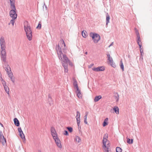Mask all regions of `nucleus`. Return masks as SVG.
Returning a JSON list of instances; mask_svg holds the SVG:
<instances>
[{
    "label": "nucleus",
    "mask_w": 152,
    "mask_h": 152,
    "mask_svg": "<svg viewBox=\"0 0 152 152\" xmlns=\"http://www.w3.org/2000/svg\"><path fill=\"white\" fill-rule=\"evenodd\" d=\"M113 110H114L116 114H119V109L118 107L116 106H115L113 108Z\"/></svg>",
    "instance_id": "a211bd4d"
},
{
    "label": "nucleus",
    "mask_w": 152,
    "mask_h": 152,
    "mask_svg": "<svg viewBox=\"0 0 152 152\" xmlns=\"http://www.w3.org/2000/svg\"><path fill=\"white\" fill-rule=\"evenodd\" d=\"M38 152H42V151L41 150H38Z\"/></svg>",
    "instance_id": "3c124183"
},
{
    "label": "nucleus",
    "mask_w": 152,
    "mask_h": 152,
    "mask_svg": "<svg viewBox=\"0 0 152 152\" xmlns=\"http://www.w3.org/2000/svg\"><path fill=\"white\" fill-rule=\"evenodd\" d=\"M137 42L139 48H140L141 46H142V42L138 33L137 34Z\"/></svg>",
    "instance_id": "4468645a"
},
{
    "label": "nucleus",
    "mask_w": 152,
    "mask_h": 152,
    "mask_svg": "<svg viewBox=\"0 0 152 152\" xmlns=\"http://www.w3.org/2000/svg\"><path fill=\"white\" fill-rule=\"evenodd\" d=\"M19 134L20 135V134H22V133L21 132H19Z\"/></svg>",
    "instance_id": "603ef678"
},
{
    "label": "nucleus",
    "mask_w": 152,
    "mask_h": 152,
    "mask_svg": "<svg viewBox=\"0 0 152 152\" xmlns=\"http://www.w3.org/2000/svg\"><path fill=\"white\" fill-rule=\"evenodd\" d=\"M0 142L2 143L3 145H4L6 142V140L1 132L0 134Z\"/></svg>",
    "instance_id": "9d476101"
},
{
    "label": "nucleus",
    "mask_w": 152,
    "mask_h": 152,
    "mask_svg": "<svg viewBox=\"0 0 152 152\" xmlns=\"http://www.w3.org/2000/svg\"><path fill=\"white\" fill-rule=\"evenodd\" d=\"M16 10H12L10 12V17L12 18L16 19L17 18V15L16 12Z\"/></svg>",
    "instance_id": "423d86ee"
},
{
    "label": "nucleus",
    "mask_w": 152,
    "mask_h": 152,
    "mask_svg": "<svg viewBox=\"0 0 152 152\" xmlns=\"http://www.w3.org/2000/svg\"><path fill=\"white\" fill-rule=\"evenodd\" d=\"M110 19V17L109 15L108 14V13L106 15V24H107L109 22V20Z\"/></svg>",
    "instance_id": "412c9836"
},
{
    "label": "nucleus",
    "mask_w": 152,
    "mask_h": 152,
    "mask_svg": "<svg viewBox=\"0 0 152 152\" xmlns=\"http://www.w3.org/2000/svg\"><path fill=\"white\" fill-rule=\"evenodd\" d=\"M55 140V143L58 146V147L61 148L62 147V146L61 143V141L58 138V137L54 139Z\"/></svg>",
    "instance_id": "f8f14e48"
},
{
    "label": "nucleus",
    "mask_w": 152,
    "mask_h": 152,
    "mask_svg": "<svg viewBox=\"0 0 152 152\" xmlns=\"http://www.w3.org/2000/svg\"><path fill=\"white\" fill-rule=\"evenodd\" d=\"M116 151L117 152H121L122 149L119 147H117L116 148Z\"/></svg>",
    "instance_id": "c756f323"
},
{
    "label": "nucleus",
    "mask_w": 152,
    "mask_h": 152,
    "mask_svg": "<svg viewBox=\"0 0 152 152\" xmlns=\"http://www.w3.org/2000/svg\"><path fill=\"white\" fill-rule=\"evenodd\" d=\"M1 80L2 82V83L3 84V86H4L6 85L5 82L4 80H3V79L1 77Z\"/></svg>",
    "instance_id": "e433bc0d"
},
{
    "label": "nucleus",
    "mask_w": 152,
    "mask_h": 152,
    "mask_svg": "<svg viewBox=\"0 0 152 152\" xmlns=\"http://www.w3.org/2000/svg\"><path fill=\"white\" fill-rule=\"evenodd\" d=\"M4 86L6 91L7 92L8 94H9V89H8V87L6 85Z\"/></svg>",
    "instance_id": "cd10ccee"
},
{
    "label": "nucleus",
    "mask_w": 152,
    "mask_h": 152,
    "mask_svg": "<svg viewBox=\"0 0 152 152\" xmlns=\"http://www.w3.org/2000/svg\"><path fill=\"white\" fill-rule=\"evenodd\" d=\"M84 122L86 124H87V119H84Z\"/></svg>",
    "instance_id": "c03bdc74"
},
{
    "label": "nucleus",
    "mask_w": 152,
    "mask_h": 152,
    "mask_svg": "<svg viewBox=\"0 0 152 152\" xmlns=\"http://www.w3.org/2000/svg\"><path fill=\"white\" fill-rule=\"evenodd\" d=\"M90 36L92 37L94 42L97 43L100 39V36L96 34L91 33L90 34Z\"/></svg>",
    "instance_id": "20e7f679"
},
{
    "label": "nucleus",
    "mask_w": 152,
    "mask_h": 152,
    "mask_svg": "<svg viewBox=\"0 0 152 152\" xmlns=\"http://www.w3.org/2000/svg\"><path fill=\"white\" fill-rule=\"evenodd\" d=\"M14 123L15 125L17 126H18L20 125V123L18 119L15 118L14 119Z\"/></svg>",
    "instance_id": "f3484780"
},
{
    "label": "nucleus",
    "mask_w": 152,
    "mask_h": 152,
    "mask_svg": "<svg viewBox=\"0 0 152 152\" xmlns=\"http://www.w3.org/2000/svg\"><path fill=\"white\" fill-rule=\"evenodd\" d=\"M74 86L75 87H76V94H77V95H80L82 94V92L80 90V89L78 87V84L77 83V81L76 80H74Z\"/></svg>",
    "instance_id": "39448f33"
},
{
    "label": "nucleus",
    "mask_w": 152,
    "mask_h": 152,
    "mask_svg": "<svg viewBox=\"0 0 152 152\" xmlns=\"http://www.w3.org/2000/svg\"><path fill=\"white\" fill-rule=\"evenodd\" d=\"M20 136L21 138L23 139V138L25 139V136L23 132L22 134H20Z\"/></svg>",
    "instance_id": "c9c22d12"
},
{
    "label": "nucleus",
    "mask_w": 152,
    "mask_h": 152,
    "mask_svg": "<svg viewBox=\"0 0 152 152\" xmlns=\"http://www.w3.org/2000/svg\"><path fill=\"white\" fill-rule=\"evenodd\" d=\"M108 121V118H106V119H105V120H104V121H105V122H107Z\"/></svg>",
    "instance_id": "49530a36"
},
{
    "label": "nucleus",
    "mask_w": 152,
    "mask_h": 152,
    "mask_svg": "<svg viewBox=\"0 0 152 152\" xmlns=\"http://www.w3.org/2000/svg\"><path fill=\"white\" fill-rule=\"evenodd\" d=\"M24 30L26 32L27 38L29 41L32 39L33 37L32 32L30 25L27 22H25L24 23Z\"/></svg>",
    "instance_id": "f03ea898"
},
{
    "label": "nucleus",
    "mask_w": 152,
    "mask_h": 152,
    "mask_svg": "<svg viewBox=\"0 0 152 152\" xmlns=\"http://www.w3.org/2000/svg\"><path fill=\"white\" fill-rule=\"evenodd\" d=\"M77 122H80V117H78L76 118Z\"/></svg>",
    "instance_id": "ea45409f"
},
{
    "label": "nucleus",
    "mask_w": 152,
    "mask_h": 152,
    "mask_svg": "<svg viewBox=\"0 0 152 152\" xmlns=\"http://www.w3.org/2000/svg\"><path fill=\"white\" fill-rule=\"evenodd\" d=\"M41 27V24L39 23L38 26L37 27V28H39V29H40Z\"/></svg>",
    "instance_id": "79ce46f5"
},
{
    "label": "nucleus",
    "mask_w": 152,
    "mask_h": 152,
    "mask_svg": "<svg viewBox=\"0 0 152 152\" xmlns=\"http://www.w3.org/2000/svg\"><path fill=\"white\" fill-rule=\"evenodd\" d=\"M104 152H111L110 150L108 148H104Z\"/></svg>",
    "instance_id": "2f4dec72"
},
{
    "label": "nucleus",
    "mask_w": 152,
    "mask_h": 152,
    "mask_svg": "<svg viewBox=\"0 0 152 152\" xmlns=\"http://www.w3.org/2000/svg\"><path fill=\"white\" fill-rule=\"evenodd\" d=\"M92 69L93 71L98 72L104 71L105 69V68L104 66H101L97 68H93Z\"/></svg>",
    "instance_id": "ddd939ff"
},
{
    "label": "nucleus",
    "mask_w": 152,
    "mask_h": 152,
    "mask_svg": "<svg viewBox=\"0 0 152 152\" xmlns=\"http://www.w3.org/2000/svg\"><path fill=\"white\" fill-rule=\"evenodd\" d=\"M133 139H132L131 140V141H130V139L127 137V142L129 144H132L133 142Z\"/></svg>",
    "instance_id": "393cba45"
},
{
    "label": "nucleus",
    "mask_w": 152,
    "mask_h": 152,
    "mask_svg": "<svg viewBox=\"0 0 152 152\" xmlns=\"http://www.w3.org/2000/svg\"><path fill=\"white\" fill-rule=\"evenodd\" d=\"M15 19H14V18H12V19L10 20V22L9 23V25H10L11 23L13 26L15 23Z\"/></svg>",
    "instance_id": "bb28decb"
},
{
    "label": "nucleus",
    "mask_w": 152,
    "mask_h": 152,
    "mask_svg": "<svg viewBox=\"0 0 152 152\" xmlns=\"http://www.w3.org/2000/svg\"><path fill=\"white\" fill-rule=\"evenodd\" d=\"M87 114L84 117V119H87Z\"/></svg>",
    "instance_id": "a18cd8bd"
},
{
    "label": "nucleus",
    "mask_w": 152,
    "mask_h": 152,
    "mask_svg": "<svg viewBox=\"0 0 152 152\" xmlns=\"http://www.w3.org/2000/svg\"><path fill=\"white\" fill-rule=\"evenodd\" d=\"M140 53H142L143 51V50H142V46H141L140 48Z\"/></svg>",
    "instance_id": "37998d69"
},
{
    "label": "nucleus",
    "mask_w": 152,
    "mask_h": 152,
    "mask_svg": "<svg viewBox=\"0 0 152 152\" xmlns=\"http://www.w3.org/2000/svg\"><path fill=\"white\" fill-rule=\"evenodd\" d=\"M48 101L50 106H51V105L53 104V102L52 99L50 96H49V98L48 99Z\"/></svg>",
    "instance_id": "b1692460"
},
{
    "label": "nucleus",
    "mask_w": 152,
    "mask_h": 152,
    "mask_svg": "<svg viewBox=\"0 0 152 152\" xmlns=\"http://www.w3.org/2000/svg\"><path fill=\"white\" fill-rule=\"evenodd\" d=\"M50 130L51 135L53 136V139L58 137L57 134L54 127H51Z\"/></svg>",
    "instance_id": "0eeeda50"
},
{
    "label": "nucleus",
    "mask_w": 152,
    "mask_h": 152,
    "mask_svg": "<svg viewBox=\"0 0 152 152\" xmlns=\"http://www.w3.org/2000/svg\"><path fill=\"white\" fill-rule=\"evenodd\" d=\"M60 60L61 61L62 66H64L65 69V72H67L68 69V64L71 66H73V64L71 61L67 57L62 58L61 59L59 58Z\"/></svg>",
    "instance_id": "7ed1b4c3"
},
{
    "label": "nucleus",
    "mask_w": 152,
    "mask_h": 152,
    "mask_svg": "<svg viewBox=\"0 0 152 152\" xmlns=\"http://www.w3.org/2000/svg\"><path fill=\"white\" fill-rule=\"evenodd\" d=\"M11 3V6L12 10H16L15 6V0H10Z\"/></svg>",
    "instance_id": "dca6fc26"
},
{
    "label": "nucleus",
    "mask_w": 152,
    "mask_h": 152,
    "mask_svg": "<svg viewBox=\"0 0 152 152\" xmlns=\"http://www.w3.org/2000/svg\"><path fill=\"white\" fill-rule=\"evenodd\" d=\"M0 45L1 49L6 48L5 42L4 39L3 37H1L0 39Z\"/></svg>",
    "instance_id": "1a4fd4ad"
},
{
    "label": "nucleus",
    "mask_w": 152,
    "mask_h": 152,
    "mask_svg": "<svg viewBox=\"0 0 152 152\" xmlns=\"http://www.w3.org/2000/svg\"><path fill=\"white\" fill-rule=\"evenodd\" d=\"M56 49L59 58L67 57L65 54L66 53V45L63 39H61L58 45L56 47Z\"/></svg>",
    "instance_id": "f257e3e1"
},
{
    "label": "nucleus",
    "mask_w": 152,
    "mask_h": 152,
    "mask_svg": "<svg viewBox=\"0 0 152 152\" xmlns=\"http://www.w3.org/2000/svg\"><path fill=\"white\" fill-rule=\"evenodd\" d=\"M120 67L123 71L124 70V66L122 61H120Z\"/></svg>",
    "instance_id": "c85d7f7f"
},
{
    "label": "nucleus",
    "mask_w": 152,
    "mask_h": 152,
    "mask_svg": "<svg viewBox=\"0 0 152 152\" xmlns=\"http://www.w3.org/2000/svg\"><path fill=\"white\" fill-rule=\"evenodd\" d=\"M85 54H87V52H86V53H85Z\"/></svg>",
    "instance_id": "864d4df0"
},
{
    "label": "nucleus",
    "mask_w": 152,
    "mask_h": 152,
    "mask_svg": "<svg viewBox=\"0 0 152 152\" xmlns=\"http://www.w3.org/2000/svg\"><path fill=\"white\" fill-rule=\"evenodd\" d=\"M66 128L70 132H72L73 131L72 128L71 127H67Z\"/></svg>",
    "instance_id": "7c9ffc66"
},
{
    "label": "nucleus",
    "mask_w": 152,
    "mask_h": 152,
    "mask_svg": "<svg viewBox=\"0 0 152 152\" xmlns=\"http://www.w3.org/2000/svg\"><path fill=\"white\" fill-rule=\"evenodd\" d=\"M101 98V96H97L94 98V101L95 102H97Z\"/></svg>",
    "instance_id": "6ab92c4d"
},
{
    "label": "nucleus",
    "mask_w": 152,
    "mask_h": 152,
    "mask_svg": "<svg viewBox=\"0 0 152 152\" xmlns=\"http://www.w3.org/2000/svg\"><path fill=\"white\" fill-rule=\"evenodd\" d=\"M5 70L7 72L9 77H10L11 79L12 78V74L11 71V69L10 67L8 65H7L6 67Z\"/></svg>",
    "instance_id": "9b49d317"
},
{
    "label": "nucleus",
    "mask_w": 152,
    "mask_h": 152,
    "mask_svg": "<svg viewBox=\"0 0 152 152\" xmlns=\"http://www.w3.org/2000/svg\"><path fill=\"white\" fill-rule=\"evenodd\" d=\"M82 36L84 38H86L87 36V32L85 31H83L82 32Z\"/></svg>",
    "instance_id": "aec40b11"
},
{
    "label": "nucleus",
    "mask_w": 152,
    "mask_h": 152,
    "mask_svg": "<svg viewBox=\"0 0 152 152\" xmlns=\"http://www.w3.org/2000/svg\"><path fill=\"white\" fill-rule=\"evenodd\" d=\"M109 141H107V139L105 140L103 139V148H108V145H109Z\"/></svg>",
    "instance_id": "2eb2a0df"
},
{
    "label": "nucleus",
    "mask_w": 152,
    "mask_h": 152,
    "mask_svg": "<svg viewBox=\"0 0 152 152\" xmlns=\"http://www.w3.org/2000/svg\"><path fill=\"white\" fill-rule=\"evenodd\" d=\"M1 51L2 58L4 61H5L7 56V53L5 49H1Z\"/></svg>",
    "instance_id": "6e6552de"
},
{
    "label": "nucleus",
    "mask_w": 152,
    "mask_h": 152,
    "mask_svg": "<svg viewBox=\"0 0 152 152\" xmlns=\"http://www.w3.org/2000/svg\"><path fill=\"white\" fill-rule=\"evenodd\" d=\"M75 141L78 142H81V140L80 138L78 136H77L75 138Z\"/></svg>",
    "instance_id": "a878e982"
},
{
    "label": "nucleus",
    "mask_w": 152,
    "mask_h": 152,
    "mask_svg": "<svg viewBox=\"0 0 152 152\" xmlns=\"http://www.w3.org/2000/svg\"><path fill=\"white\" fill-rule=\"evenodd\" d=\"M18 132H21L22 133H23V132H22V130H21V127H19L18 129Z\"/></svg>",
    "instance_id": "a19ab883"
},
{
    "label": "nucleus",
    "mask_w": 152,
    "mask_h": 152,
    "mask_svg": "<svg viewBox=\"0 0 152 152\" xmlns=\"http://www.w3.org/2000/svg\"><path fill=\"white\" fill-rule=\"evenodd\" d=\"M77 122V124L78 126V127H79V126H80V122Z\"/></svg>",
    "instance_id": "de8ad7c7"
},
{
    "label": "nucleus",
    "mask_w": 152,
    "mask_h": 152,
    "mask_svg": "<svg viewBox=\"0 0 152 152\" xmlns=\"http://www.w3.org/2000/svg\"><path fill=\"white\" fill-rule=\"evenodd\" d=\"M0 125L2 127H4L3 125L0 122Z\"/></svg>",
    "instance_id": "8fccbe9b"
},
{
    "label": "nucleus",
    "mask_w": 152,
    "mask_h": 152,
    "mask_svg": "<svg viewBox=\"0 0 152 152\" xmlns=\"http://www.w3.org/2000/svg\"><path fill=\"white\" fill-rule=\"evenodd\" d=\"M107 56L108 57V62L109 63L113 61V60L112 58L110 57V56L109 54H107Z\"/></svg>",
    "instance_id": "4be33fe9"
},
{
    "label": "nucleus",
    "mask_w": 152,
    "mask_h": 152,
    "mask_svg": "<svg viewBox=\"0 0 152 152\" xmlns=\"http://www.w3.org/2000/svg\"><path fill=\"white\" fill-rule=\"evenodd\" d=\"M109 63L110 65L113 67L115 68L116 67V65L113 61L110 62Z\"/></svg>",
    "instance_id": "5701e85b"
},
{
    "label": "nucleus",
    "mask_w": 152,
    "mask_h": 152,
    "mask_svg": "<svg viewBox=\"0 0 152 152\" xmlns=\"http://www.w3.org/2000/svg\"><path fill=\"white\" fill-rule=\"evenodd\" d=\"M63 134L64 135H66V136H68L69 135L68 133V132L66 130H65L64 131Z\"/></svg>",
    "instance_id": "f704fd0d"
},
{
    "label": "nucleus",
    "mask_w": 152,
    "mask_h": 152,
    "mask_svg": "<svg viewBox=\"0 0 152 152\" xmlns=\"http://www.w3.org/2000/svg\"><path fill=\"white\" fill-rule=\"evenodd\" d=\"M80 99H81L82 98V96H77Z\"/></svg>",
    "instance_id": "09e8293b"
},
{
    "label": "nucleus",
    "mask_w": 152,
    "mask_h": 152,
    "mask_svg": "<svg viewBox=\"0 0 152 152\" xmlns=\"http://www.w3.org/2000/svg\"><path fill=\"white\" fill-rule=\"evenodd\" d=\"M114 97H115V99L116 100V102H117L118 101L119 99V96H114Z\"/></svg>",
    "instance_id": "72a5a7b5"
},
{
    "label": "nucleus",
    "mask_w": 152,
    "mask_h": 152,
    "mask_svg": "<svg viewBox=\"0 0 152 152\" xmlns=\"http://www.w3.org/2000/svg\"><path fill=\"white\" fill-rule=\"evenodd\" d=\"M78 117H80V113L79 111H77L76 117L77 118Z\"/></svg>",
    "instance_id": "4c0bfd02"
},
{
    "label": "nucleus",
    "mask_w": 152,
    "mask_h": 152,
    "mask_svg": "<svg viewBox=\"0 0 152 152\" xmlns=\"http://www.w3.org/2000/svg\"><path fill=\"white\" fill-rule=\"evenodd\" d=\"M107 124H108L107 122H105L104 121L103 124V126H106L107 125Z\"/></svg>",
    "instance_id": "58836bf2"
},
{
    "label": "nucleus",
    "mask_w": 152,
    "mask_h": 152,
    "mask_svg": "<svg viewBox=\"0 0 152 152\" xmlns=\"http://www.w3.org/2000/svg\"><path fill=\"white\" fill-rule=\"evenodd\" d=\"M108 137V134L107 133H106L104 135V136L103 137V139H107Z\"/></svg>",
    "instance_id": "473e14b6"
}]
</instances>
